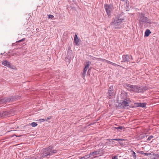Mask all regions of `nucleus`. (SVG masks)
Masks as SVG:
<instances>
[{
    "label": "nucleus",
    "mask_w": 159,
    "mask_h": 159,
    "mask_svg": "<svg viewBox=\"0 0 159 159\" xmlns=\"http://www.w3.org/2000/svg\"><path fill=\"white\" fill-rule=\"evenodd\" d=\"M125 87L130 91L139 93H143L148 89V87L146 86L132 85L127 83L125 84Z\"/></svg>",
    "instance_id": "obj_1"
},
{
    "label": "nucleus",
    "mask_w": 159,
    "mask_h": 159,
    "mask_svg": "<svg viewBox=\"0 0 159 159\" xmlns=\"http://www.w3.org/2000/svg\"><path fill=\"white\" fill-rule=\"evenodd\" d=\"M124 20V18L121 15H117L115 17L114 20L110 23V25L112 26L114 29L120 28L119 26Z\"/></svg>",
    "instance_id": "obj_2"
},
{
    "label": "nucleus",
    "mask_w": 159,
    "mask_h": 159,
    "mask_svg": "<svg viewBox=\"0 0 159 159\" xmlns=\"http://www.w3.org/2000/svg\"><path fill=\"white\" fill-rule=\"evenodd\" d=\"M43 153V157H44L52 154L56 152L55 150H52V147H49L48 148L45 149Z\"/></svg>",
    "instance_id": "obj_3"
},
{
    "label": "nucleus",
    "mask_w": 159,
    "mask_h": 159,
    "mask_svg": "<svg viewBox=\"0 0 159 159\" xmlns=\"http://www.w3.org/2000/svg\"><path fill=\"white\" fill-rule=\"evenodd\" d=\"M104 7L107 14L110 16L114 9L113 6L112 5L105 4L104 5Z\"/></svg>",
    "instance_id": "obj_4"
},
{
    "label": "nucleus",
    "mask_w": 159,
    "mask_h": 159,
    "mask_svg": "<svg viewBox=\"0 0 159 159\" xmlns=\"http://www.w3.org/2000/svg\"><path fill=\"white\" fill-rule=\"evenodd\" d=\"M139 22L140 23H150V21L147 17L144 16L143 15H142L140 18L139 19Z\"/></svg>",
    "instance_id": "obj_5"
},
{
    "label": "nucleus",
    "mask_w": 159,
    "mask_h": 159,
    "mask_svg": "<svg viewBox=\"0 0 159 159\" xmlns=\"http://www.w3.org/2000/svg\"><path fill=\"white\" fill-rule=\"evenodd\" d=\"M100 151H97L90 153V157L92 158L96 157L100 154Z\"/></svg>",
    "instance_id": "obj_6"
},
{
    "label": "nucleus",
    "mask_w": 159,
    "mask_h": 159,
    "mask_svg": "<svg viewBox=\"0 0 159 159\" xmlns=\"http://www.w3.org/2000/svg\"><path fill=\"white\" fill-rule=\"evenodd\" d=\"M121 98L122 99H129L128 95L127 93L125 92H122L121 94Z\"/></svg>",
    "instance_id": "obj_7"
},
{
    "label": "nucleus",
    "mask_w": 159,
    "mask_h": 159,
    "mask_svg": "<svg viewBox=\"0 0 159 159\" xmlns=\"http://www.w3.org/2000/svg\"><path fill=\"white\" fill-rule=\"evenodd\" d=\"M120 103L118 104L117 105L118 107H124L125 106H127L128 103L126 102H125V100H120Z\"/></svg>",
    "instance_id": "obj_8"
},
{
    "label": "nucleus",
    "mask_w": 159,
    "mask_h": 159,
    "mask_svg": "<svg viewBox=\"0 0 159 159\" xmlns=\"http://www.w3.org/2000/svg\"><path fill=\"white\" fill-rule=\"evenodd\" d=\"M129 57L128 55H123L122 56V61L121 62H125L129 61Z\"/></svg>",
    "instance_id": "obj_9"
},
{
    "label": "nucleus",
    "mask_w": 159,
    "mask_h": 159,
    "mask_svg": "<svg viewBox=\"0 0 159 159\" xmlns=\"http://www.w3.org/2000/svg\"><path fill=\"white\" fill-rule=\"evenodd\" d=\"M2 64L5 66L11 68V63L6 60L3 61L2 62Z\"/></svg>",
    "instance_id": "obj_10"
},
{
    "label": "nucleus",
    "mask_w": 159,
    "mask_h": 159,
    "mask_svg": "<svg viewBox=\"0 0 159 159\" xmlns=\"http://www.w3.org/2000/svg\"><path fill=\"white\" fill-rule=\"evenodd\" d=\"M90 62L88 61L86 63V65L85 66V67L84 69V71L86 72L87 70L89 69L90 66Z\"/></svg>",
    "instance_id": "obj_11"
},
{
    "label": "nucleus",
    "mask_w": 159,
    "mask_h": 159,
    "mask_svg": "<svg viewBox=\"0 0 159 159\" xmlns=\"http://www.w3.org/2000/svg\"><path fill=\"white\" fill-rule=\"evenodd\" d=\"M74 42L76 45H78L79 43V39L77 34H75L74 37Z\"/></svg>",
    "instance_id": "obj_12"
},
{
    "label": "nucleus",
    "mask_w": 159,
    "mask_h": 159,
    "mask_svg": "<svg viewBox=\"0 0 159 159\" xmlns=\"http://www.w3.org/2000/svg\"><path fill=\"white\" fill-rule=\"evenodd\" d=\"M95 58V59L97 60L98 61H101L103 62H106L107 63H109L110 61H108L105 59L96 58Z\"/></svg>",
    "instance_id": "obj_13"
},
{
    "label": "nucleus",
    "mask_w": 159,
    "mask_h": 159,
    "mask_svg": "<svg viewBox=\"0 0 159 159\" xmlns=\"http://www.w3.org/2000/svg\"><path fill=\"white\" fill-rule=\"evenodd\" d=\"M8 115V113L6 111H3L0 112V117H3Z\"/></svg>",
    "instance_id": "obj_14"
},
{
    "label": "nucleus",
    "mask_w": 159,
    "mask_h": 159,
    "mask_svg": "<svg viewBox=\"0 0 159 159\" xmlns=\"http://www.w3.org/2000/svg\"><path fill=\"white\" fill-rule=\"evenodd\" d=\"M151 33V32L149 30H147L145 32V36L146 37L148 36Z\"/></svg>",
    "instance_id": "obj_15"
},
{
    "label": "nucleus",
    "mask_w": 159,
    "mask_h": 159,
    "mask_svg": "<svg viewBox=\"0 0 159 159\" xmlns=\"http://www.w3.org/2000/svg\"><path fill=\"white\" fill-rule=\"evenodd\" d=\"M151 155V157L152 159H156L157 158L159 157V156L157 154H150Z\"/></svg>",
    "instance_id": "obj_16"
},
{
    "label": "nucleus",
    "mask_w": 159,
    "mask_h": 159,
    "mask_svg": "<svg viewBox=\"0 0 159 159\" xmlns=\"http://www.w3.org/2000/svg\"><path fill=\"white\" fill-rule=\"evenodd\" d=\"M108 95L109 96V98H113L114 96V93H108Z\"/></svg>",
    "instance_id": "obj_17"
},
{
    "label": "nucleus",
    "mask_w": 159,
    "mask_h": 159,
    "mask_svg": "<svg viewBox=\"0 0 159 159\" xmlns=\"http://www.w3.org/2000/svg\"><path fill=\"white\" fill-rule=\"evenodd\" d=\"M108 93H114V89H113V85H111L110 86L109 88V89L108 90Z\"/></svg>",
    "instance_id": "obj_18"
},
{
    "label": "nucleus",
    "mask_w": 159,
    "mask_h": 159,
    "mask_svg": "<svg viewBox=\"0 0 159 159\" xmlns=\"http://www.w3.org/2000/svg\"><path fill=\"white\" fill-rule=\"evenodd\" d=\"M90 157V154L89 155H85V156L82 157L81 159H87L88 158Z\"/></svg>",
    "instance_id": "obj_19"
},
{
    "label": "nucleus",
    "mask_w": 159,
    "mask_h": 159,
    "mask_svg": "<svg viewBox=\"0 0 159 159\" xmlns=\"http://www.w3.org/2000/svg\"><path fill=\"white\" fill-rule=\"evenodd\" d=\"M146 104L145 103H140L139 104V106H140L142 107H145L146 106Z\"/></svg>",
    "instance_id": "obj_20"
},
{
    "label": "nucleus",
    "mask_w": 159,
    "mask_h": 159,
    "mask_svg": "<svg viewBox=\"0 0 159 159\" xmlns=\"http://www.w3.org/2000/svg\"><path fill=\"white\" fill-rule=\"evenodd\" d=\"M30 125L33 127H34L37 125V123L33 122L30 124Z\"/></svg>",
    "instance_id": "obj_21"
},
{
    "label": "nucleus",
    "mask_w": 159,
    "mask_h": 159,
    "mask_svg": "<svg viewBox=\"0 0 159 159\" xmlns=\"http://www.w3.org/2000/svg\"><path fill=\"white\" fill-rule=\"evenodd\" d=\"M132 155L134 157V159H136V156L135 154V152L134 151H132Z\"/></svg>",
    "instance_id": "obj_22"
},
{
    "label": "nucleus",
    "mask_w": 159,
    "mask_h": 159,
    "mask_svg": "<svg viewBox=\"0 0 159 159\" xmlns=\"http://www.w3.org/2000/svg\"><path fill=\"white\" fill-rule=\"evenodd\" d=\"M38 121L40 123H41L45 121V119H39Z\"/></svg>",
    "instance_id": "obj_23"
},
{
    "label": "nucleus",
    "mask_w": 159,
    "mask_h": 159,
    "mask_svg": "<svg viewBox=\"0 0 159 159\" xmlns=\"http://www.w3.org/2000/svg\"><path fill=\"white\" fill-rule=\"evenodd\" d=\"M86 72L85 71H84L83 70V72L82 73V77L83 79L84 78L85 75L86 74Z\"/></svg>",
    "instance_id": "obj_24"
},
{
    "label": "nucleus",
    "mask_w": 159,
    "mask_h": 159,
    "mask_svg": "<svg viewBox=\"0 0 159 159\" xmlns=\"http://www.w3.org/2000/svg\"><path fill=\"white\" fill-rule=\"evenodd\" d=\"M116 129H118L119 131H120V129L121 130L122 129H124V128L123 127L121 126V127H116Z\"/></svg>",
    "instance_id": "obj_25"
},
{
    "label": "nucleus",
    "mask_w": 159,
    "mask_h": 159,
    "mask_svg": "<svg viewBox=\"0 0 159 159\" xmlns=\"http://www.w3.org/2000/svg\"><path fill=\"white\" fill-rule=\"evenodd\" d=\"M54 17V16L53 15H48V18H50V19H53Z\"/></svg>",
    "instance_id": "obj_26"
},
{
    "label": "nucleus",
    "mask_w": 159,
    "mask_h": 159,
    "mask_svg": "<svg viewBox=\"0 0 159 159\" xmlns=\"http://www.w3.org/2000/svg\"><path fill=\"white\" fill-rule=\"evenodd\" d=\"M109 64H111V65H114V66H116H116H119V65H117L116 64L114 63H113V62H111V61H109Z\"/></svg>",
    "instance_id": "obj_27"
},
{
    "label": "nucleus",
    "mask_w": 159,
    "mask_h": 159,
    "mask_svg": "<svg viewBox=\"0 0 159 159\" xmlns=\"http://www.w3.org/2000/svg\"><path fill=\"white\" fill-rule=\"evenodd\" d=\"M153 138V136H150L148 139V140L149 141V140H151V139H152Z\"/></svg>",
    "instance_id": "obj_28"
},
{
    "label": "nucleus",
    "mask_w": 159,
    "mask_h": 159,
    "mask_svg": "<svg viewBox=\"0 0 159 159\" xmlns=\"http://www.w3.org/2000/svg\"><path fill=\"white\" fill-rule=\"evenodd\" d=\"M25 159H36V158L34 157H28Z\"/></svg>",
    "instance_id": "obj_29"
},
{
    "label": "nucleus",
    "mask_w": 159,
    "mask_h": 159,
    "mask_svg": "<svg viewBox=\"0 0 159 159\" xmlns=\"http://www.w3.org/2000/svg\"><path fill=\"white\" fill-rule=\"evenodd\" d=\"M150 154H151V153H144V155L145 156H148L150 155Z\"/></svg>",
    "instance_id": "obj_30"
},
{
    "label": "nucleus",
    "mask_w": 159,
    "mask_h": 159,
    "mask_svg": "<svg viewBox=\"0 0 159 159\" xmlns=\"http://www.w3.org/2000/svg\"><path fill=\"white\" fill-rule=\"evenodd\" d=\"M25 40V39L24 38H23L22 39H21V40H20L19 41H17V42H22V41H24Z\"/></svg>",
    "instance_id": "obj_31"
},
{
    "label": "nucleus",
    "mask_w": 159,
    "mask_h": 159,
    "mask_svg": "<svg viewBox=\"0 0 159 159\" xmlns=\"http://www.w3.org/2000/svg\"><path fill=\"white\" fill-rule=\"evenodd\" d=\"M51 117V116H48L47 117V119H45V121H47L48 120L50 119Z\"/></svg>",
    "instance_id": "obj_32"
},
{
    "label": "nucleus",
    "mask_w": 159,
    "mask_h": 159,
    "mask_svg": "<svg viewBox=\"0 0 159 159\" xmlns=\"http://www.w3.org/2000/svg\"><path fill=\"white\" fill-rule=\"evenodd\" d=\"M114 140H117V141H119V140H124V139H114Z\"/></svg>",
    "instance_id": "obj_33"
},
{
    "label": "nucleus",
    "mask_w": 159,
    "mask_h": 159,
    "mask_svg": "<svg viewBox=\"0 0 159 159\" xmlns=\"http://www.w3.org/2000/svg\"><path fill=\"white\" fill-rule=\"evenodd\" d=\"M112 159H118V158L117 157L114 156L112 157Z\"/></svg>",
    "instance_id": "obj_34"
},
{
    "label": "nucleus",
    "mask_w": 159,
    "mask_h": 159,
    "mask_svg": "<svg viewBox=\"0 0 159 159\" xmlns=\"http://www.w3.org/2000/svg\"><path fill=\"white\" fill-rule=\"evenodd\" d=\"M144 152H141V154L144 155Z\"/></svg>",
    "instance_id": "obj_35"
},
{
    "label": "nucleus",
    "mask_w": 159,
    "mask_h": 159,
    "mask_svg": "<svg viewBox=\"0 0 159 159\" xmlns=\"http://www.w3.org/2000/svg\"><path fill=\"white\" fill-rule=\"evenodd\" d=\"M120 1H124V0H120Z\"/></svg>",
    "instance_id": "obj_36"
}]
</instances>
